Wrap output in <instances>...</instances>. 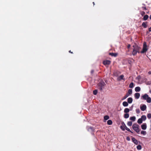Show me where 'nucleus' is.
I'll use <instances>...</instances> for the list:
<instances>
[{"instance_id": "nucleus-46", "label": "nucleus", "mask_w": 151, "mask_h": 151, "mask_svg": "<svg viewBox=\"0 0 151 151\" xmlns=\"http://www.w3.org/2000/svg\"><path fill=\"white\" fill-rule=\"evenodd\" d=\"M130 47V44L129 45L127 46L128 48H129Z\"/></svg>"}, {"instance_id": "nucleus-33", "label": "nucleus", "mask_w": 151, "mask_h": 151, "mask_svg": "<svg viewBox=\"0 0 151 151\" xmlns=\"http://www.w3.org/2000/svg\"><path fill=\"white\" fill-rule=\"evenodd\" d=\"M129 96L128 93H127L123 97V99H122V100H124L127 98Z\"/></svg>"}, {"instance_id": "nucleus-43", "label": "nucleus", "mask_w": 151, "mask_h": 151, "mask_svg": "<svg viewBox=\"0 0 151 151\" xmlns=\"http://www.w3.org/2000/svg\"><path fill=\"white\" fill-rule=\"evenodd\" d=\"M91 73L92 74L93 73H94V70H91Z\"/></svg>"}, {"instance_id": "nucleus-18", "label": "nucleus", "mask_w": 151, "mask_h": 151, "mask_svg": "<svg viewBox=\"0 0 151 151\" xmlns=\"http://www.w3.org/2000/svg\"><path fill=\"white\" fill-rule=\"evenodd\" d=\"M130 119L133 122H134L135 120L136 117L134 116L130 117Z\"/></svg>"}, {"instance_id": "nucleus-38", "label": "nucleus", "mask_w": 151, "mask_h": 151, "mask_svg": "<svg viewBox=\"0 0 151 151\" xmlns=\"http://www.w3.org/2000/svg\"><path fill=\"white\" fill-rule=\"evenodd\" d=\"M125 129H126L127 130V131L133 133V132L131 131V130L128 128H127V127H126V128H125Z\"/></svg>"}, {"instance_id": "nucleus-49", "label": "nucleus", "mask_w": 151, "mask_h": 151, "mask_svg": "<svg viewBox=\"0 0 151 151\" xmlns=\"http://www.w3.org/2000/svg\"><path fill=\"white\" fill-rule=\"evenodd\" d=\"M150 19H151V15L150 16Z\"/></svg>"}, {"instance_id": "nucleus-41", "label": "nucleus", "mask_w": 151, "mask_h": 151, "mask_svg": "<svg viewBox=\"0 0 151 151\" xmlns=\"http://www.w3.org/2000/svg\"><path fill=\"white\" fill-rule=\"evenodd\" d=\"M147 84L148 85H150L151 84V81H149L147 82Z\"/></svg>"}, {"instance_id": "nucleus-30", "label": "nucleus", "mask_w": 151, "mask_h": 151, "mask_svg": "<svg viewBox=\"0 0 151 151\" xmlns=\"http://www.w3.org/2000/svg\"><path fill=\"white\" fill-rule=\"evenodd\" d=\"M109 116L108 115H106L104 116V119L105 120H107L109 119Z\"/></svg>"}, {"instance_id": "nucleus-26", "label": "nucleus", "mask_w": 151, "mask_h": 151, "mask_svg": "<svg viewBox=\"0 0 151 151\" xmlns=\"http://www.w3.org/2000/svg\"><path fill=\"white\" fill-rule=\"evenodd\" d=\"M129 109L127 108H125L124 110V112L126 113H127L129 112Z\"/></svg>"}, {"instance_id": "nucleus-6", "label": "nucleus", "mask_w": 151, "mask_h": 151, "mask_svg": "<svg viewBox=\"0 0 151 151\" xmlns=\"http://www.w3.org/2000/svg\"><path fill=\"white\" fill-rule=\"evenodd\" d=\"M111 62L109 60H105L103 62V64L105 65H109L110 64Z\"/></svg>"}, {"instance_id": "nucleus-12", "label": "nucleus", "mask_w": 151, "mask_h": 151, "mask_svg": "<svg viewBox=\"0 0 151 151\" xmlns=\"http://www.w3.org/2000/svg\"><path fill=\"white\" fill-rule=\"evenodd\" d=\"M134 96L135 98L136 99H138L139 98V97H140V94L139 93H135V94L134 95Z\"/></svg>"}, {"instance_id": "nucleus-25", "label": "nucleus", "mask_w": 151, "mask_h": 151, "mask_svg": "<svg viewBox=\"0 0 151 151\" xmlns=\"http://www.w3.org/2000/svg\"><path fill=\"white\" fill-rule=\"evenodd\" d=\"M142 121H143L142 119L139 118L138 119L137 121V122L139 124H141L142 123Z\"/></svg>"}, {"instance_id": "nucleus-36", "label": "nucleus", "mask_w": 151, "mask_h": 151, "mask_svg": "<svg viewBox=\"0 0 151 151\" xmlns=\"http://www.w3.org/2000/svg\"><path fill=\"white\" fill-rule=\"evenodd\" d=\"M147 116L148 119H151V114L149 113L147 115Z\"/></svg>"}, {"instance_id": "nucleus-32", "label": "nucleus", "mask_w": 151, "mask_h": 151, "mask_svg": "<svg viewBox=\"0 0 151 151\" xmlns=\"http://www.w3.org/2000/svg\"><path fill=\"white\" fill-rule=\"evenodd\" d=\"M137 148L138 150H140L142 149V147L141 145H139L137 146Z\"/></svg>"}, {"instance_id": "nucleus-24", "label": "nucleus", "mask_w": 151, "mask_h": 151, "mask_svg": "<svg viewBox=\"0 0 151 151\" xmlns=\"http://www.w3.org/2000/svg\"><path fill=\"white\" fill-rule=\"evenodd\" d=\"M129 115L128 113H126L124 115V117L125 119H127L129 118Z\"/></svg>"}, {"instance_id": "nucleus-37", "label": "nucleus", "mask_w": 151, "mask_h": 151, "mask_svg": "<svg viewBox=\"0 0 151 151\" xmlns=\"http://www.w3.org/2000/svg\"><path fill=\"white\" fill-rule=\"evenodd\" d=\"M125 129H126L127 130V131L133 133V132L131 131V130L128 128H127V127H126V128H125Z\"/></svg>"}, {"instance_id": "nucleus-16", "label": "nucleus", "mask_w": 151, "mask_h": 151, "mask_svg": "<svg viewBox=\"0 0 151 151\" xmlns=\"http://www.w3.org/2000/svg\"><path fill=\"white\" fill-rule=\"evenodd\" d=\"M140 88L139 87H137L135 88V90L136 92H139L140 91Z\"/></svg>"}, {"instance_id": "nucleus-9", "label": "nucleus", "mask_w": 151, "mask_h": 151, "mask_svg": "<svg viewBox=\"0 0 151 151\" xmlns=\"http://www.w3.org/2000/svg\"><path fill=\"white\" fill-rule=\"evenodd\" d=\"M121 80H124V76L123 75H120L117 78V80L119 81H120Z\"/></svg>"}, {"instance_id": "nucleus-2", "label": "nucleus", "mask_w": 151, "mask_h": 151, "mask_svg": "<svg viewBox=\"0 0 151 151\" xmlns=\"http://www.w3.org/2000/svg\"><path fill=\"white\" fill-rule=\"evenodd\" d=\"M105 85L106 84L103 81H101L98 84L99 88L101 91L104 88V87Z\"/></svg>"}, {"instance_id": "nucleus-8", "label": "nucleus", "mask_w": 151, "mask_h": 151, "mask_svg": "<svg viewBox=\"0 0 151 151\" xmlns=\"http://www.w3.org/2000/svg\"><path fill=\"white\" fill-rule=\"evenodd\" d=\"M132 141L135 144L137 145L138 144L139 141L134 137H132Z\"/></svg>"}, {"instance_id": "nucleus-39", "label": "nucleus", "mask_w": 151, "mask_h": 151, "mask_svg": "<svg viewBox=\"0 0 151 151\" xmlns=\"http://www.w3.org/2000/svg\"><path fill=\"white\" fill-rule=\"evenodd\" d=\"M98 93V91L97 90H95L93 91V94L94 95H96Z\"/></svg>"}, {"instance_id": "nucleus-10", "label": "nucleus", "mask_w": 151, "mask_h": 151, "mask_svg": "<svg viewBox=\"0 0 151 151\" xmlns=\"http://www.w3.org/2000/svg\"><path fill=\"white\" fill-rule=\"evenodd\" d=\"M142 129L143 130H145L147 128V125L146 123H144L142 124L141 126Z\"/></svg>"}, {"instance_id": "nucleus-31", "label": "nucleus", "mask_w": 151, "mask_h": 151, "mask_svg": "<svg viewBox=\"0 0 151 151\" xmlns=\"http://www.w3.org/2000/svg\"><path fill=\"white\" fill-rule=\"evenodd\" d=\"M127 125L129 126H131L132 125V122L131 121L128 122L127 123Z\"/></svg>"}, {"instance_id": "nucleus-44", "label": "nucleus", "mask_w": 151, "mask_h": 151, "mask_svg": "<svg viewBox=\"0 0 151 151\" xmlns=\"http://www.w3.org/2000/svg\"><path fill=\"white\" fill-rule=\"evenodd\" d=\"M149 31L150 32H151V27H150L149 28Z\"/></svg>"}, {"instance_id": "nucleus-5", "label": "nucleus", "mask_w": 151, "mask_h": 151, "mask_svg": "<svg viewBox=\"0 0 151 151\" xmlns=\"http://www.w3.org/2000/svg\"><path fill=\"white\" fill-rule=\"evenodd\" d=\"M121 124L122 125L120 126V128L123 131H124L125 130V128H126V127H127L124 122H122Z\"/></svg>"}, {"instance_id": "nucleus-27", "label": "nucleus", "mask_w": 151, "mask_h": 151, "mask_svg": "<svg viewBox=\"0 0 151 151\" xmlns=\"http://www.w3.org/2000/svg\"><path fill=\"white\" fill-rule=\"evenodd\" d=\"M147 101L148 103H150L151 102V98L150 97H148L146 100Z\"/></svg>"}, {"instance_id": "nucleus-11", "label": "nucleus", "mask_w": 151, "mask_h": 151, "mask_svg": "<svg viewBox=\"0 0 151 151\" xmlns=\"http://www.w3.org/2000/svg\"><path fill=\"white\" fill-rule=\"evenodd\" d=\"M109 55H110L112 56H114V57H116L118 55V53H111V52H110V53H109Z\"/></svg>"}, {"instance_id": "nucleus-42", "label": "nucleus", "mask_w": 151, "mask_h": 151, "mask_svg": "<svg viewBox=\"0 0 151 151\" xmlns=\"http://www.w3.org/2000/svg\"><path fill=\"white\" fill-rule=\"evenodd\" d=\"M127 140L128 141H129L130 140V138L129 137H127Z\"/></svg>"}, {"instance_id": "nucleus-14", "label": "nucleus", "mask_w": 151, "mask_h": 151, "mask_svg": "<svg viewBox=\"0 0 151 151\" xmlns=\"http://www.w3.org/2000/svg\"><path fill=\"white\" fill-rule=\"evenodd\" d=\"M147 22H143L142 24V26L144 28H146L147 27Z\"/></svg>"}, {"instance_id": "nucleus-21", "label": "nucleus", "mask_w": 151, "mask_h": 151, "mask_svg": "<svg viewBox=\"0 0 151 151\" xmlns=\"http://www.w3.org/2000/svg\"><path fill=\"white\" fill-rule=\"evenodd\" d=\"M141 119H142V121H145L146 119V117L145 115H142L141 117Z\"/></svg>"}, {"instance_id": "nucleus-28", "label": "nucleus", "mask_w": 151, "mask_h": 151, "mask_svg": "<svg viewBox=\"0 0 151 151\" xmlns=\"http://www.w3.org/2000/svg\"><path fill=\"white\" fill-rule=\"evenodd\" d=\"M128 95L129 96V95H131L132 93V90L131 89H129L128 90Z\"/></svg>"}, {"instance_id": "nucleus-4", "label": "nucleus", "mask_w": 151, "mask_h": 151, "mask_svg": "<svg viewBox=\"0 0 151 151\" xmlns=\"http://www.w3.org/2000/svg\"><path fill=\"white\" fill-rule=\"evenodd\" d=\"M147 50V46L146 42H144L143 45L142 50L140 52L141 53H143L145 52Z\"/></svg>"}, {"instance_id": "nucleus-29", "label": "nucleus", "mask_w": 151, "mask_h": 151, "mask_svg": "<svg viewBox=\"0 0 151 151\" xmlns=\"http://www.w3.org/2000/svg\"><path fill=\"white\" fill-rule=\"evenodd\" d=\"M134 87V83L133 82L131 83L129 86V87L130 88H132Z\"/></svg>"}, {"instance_id": "nucleus-40", "label": "nucleus", "mask_w": 151, "mask_h": 151, "mask_svg": "<svg viewBox=\"0 0 151 151\" xmlns=\"http://www.w3.org/2000/svg\"><path fill=\"white\" fill-rule=\"evenodd\" d=\"M136 111L137 114H139L140 113V110L139 109H136Z\"/></svg>"}, {"instance_id": "nucleus-19", "label": "nucleus", "mask_w": 151, "mask_h": 151, "mask_svg": "<svg viewBox=\"0 0 151 151\" xmlns=\"http://www.w3.org/2000/svg\"><path fill=\"white\" fill-rule=\"evenodd\" d=\"M88 130L89 131L93 132L94 129L93 127H90L88 128Z\"/></svg>"}, {"instance_id": "nucleus-34", "label": "nucleus", "mask_w": 151, "mask_h": 151, "mask_svg": "<svg viewBox=\"0 0 151 151\" xmlns=\"http://www.w3.org/2000/svg\"><path fill=\"white\" fill-rule=\"evenodd\" d=\"M140 13L142 16H143L145 14V12L143 11H140Z\"/></svg>"}, {"instance_id": "nucleus-17", "label": "nucleus", "mask_w": 151, "mask_h": 151, "mask_svg": "<svg viewBox=\"0 0 151 151\" xmlns=\"http://www.w3.org/2000/svg\"><path fill=\"white\" fill-rule=\"evenodd\" d=\"M149 16L147 15H145L143 18V19L144 20H146L148 18Z\"/></svg>"}, {"instance_id": "nucleus-7", "label": "nucleus", "mask_w": 151, "mask_h": 151, "mask_svg": "<svg viewBox=\"0 0 151 151\" xmlns=\"http://www.w3.org/2000/svg\"><path fill=\"white\" fill-rule=\"evenodd\" d=\"M147 108L146 106L145 105L143 104L142 106L141 105L140 106V109L142 111H145Z\"/></svg>"}, {"instance_id": "nucleus-45", "label": "nucleus", "mask_w": 151, "mask_h": 151, "mask_svg": "<svg viewBox=\"0 0 151 151\" xmlns=\"http://www.w3.org/2000/svg\"><path fill=\"white\" fill-rule=\"evenodd\" d=\"M150 130H151V120H150Z\"/></svg>"}, {"instance_id": "nucleus-22", "label": "nucleus", "mask_w": 151, "mask_h": 151, "mask_svg": "<svg viewBox=\"0 0 151 151\" xmlns=\"http://www.w3.org/2000/svg\"><path fill=\"white\" fill-rule=\"evenodd\" d=\"M107 123L109 125H111L112 124V122L111 120H109L107 121Z\"/></svg>"}, {"instance_id": "nucleus-15", "label": "nucleus", "mask_w": 151, "mask_h": 151, "mask_svg": "<svg viewBox=\"0 0 151 151\" xmlns=\"http://www.w3.org/2000/svg\"><path fill=\"white\" fill-rule=\"evenodd\" d=\"M128 102L129 104L131 103L133 101V99L132 98L129 97L128 99Z\"/></svg>"}, {"instance_id": "nucleus-47", "label": "nucleus", "mask_w": 151, "mask_h": 151, "mask_svg": "<svg viewBox=\"0 0 151 151\" xmlns=\"http://www.w3.org/2000/svg\"><path fill=\"white\" fill-rule=\"evenodd\" d=\"M148 73L149 74H151V71H149L148 72Z\"/></svg>"}, {"instance_id": "nucleus-51", "label": "nucleus", "mask_w": 151, "mask_h": 151, "mask_svg": "<svg viewBox=\"0 0 151 151\" xmlns=\"http://www.w3.org/2000/svg\"><path fill=\"white\" fill-rule=\"evenodd\" d=\"M150 92L151 93V90L150 91Z\"/></svg>"}, {"instance_id": "nucleus-20", "label": "nucleus", "mask_w": 151, "mask_h": 151, "mask_svg": "<svg viewBox=\"0 0 151 151\" xmlns=\"http://www.w3.org/2000/svg\"><path fill=\"white\" fill-rule=\"evenodd\" d=\"M123 105L124 106H127L128 105V103L126 101H124L123 103Z\"/></svg>"}, {"instance_id": "nucleus-23", "label": "nucleus", "mask_w": 151, "mask_h": 151, "mask_svg": "<svg viewBox=\"0 0 151 151\" xmlns=\"http://www.w3.org/2000/svg\"><path fill=\"white\" fill-rule=\"evenodd\" d=\"M143 6H142V8L143 10H146L147 9H146V7L145 6V5L144 4H142Z\"/></svg>"}, {"instance_id": "nucleus-35", "label": "nucleus", "mask_w": 151, "mask_h": 151, "mask_svg": "<svg viewBox=\"0 0 151 151\" xmlns=\"http://www.w3.org/2000/svg\"><path fill=\"white\" fill-rule=\"evenodd\" d=\"M141 133L143 134L144 135H146V132L145 131L142 130L141 131Z\"/></svg>"}, {"instance_id": "nucleus-1", "label": "nucleus", "mask_w": 151, "mask_h": 151, "mask_svg": "<svg viewBox=\"0 0 151 151\" xmlns=\"http://www.w3.org/2000/svg\"><path fill=\"white\" fill-rule=\"evenodd\" d=\"M133 48L132 52V54L133 55H135L137 53H140L139 51L141 48L137 45H133Z\"/></svg>"}, {"instance_id": "nucleus-13", "label": "nucleus", "mask_w": 151, "mask_h": 151, "mask_svg": "<svg viewBox=\"0 0 151 151\" xmlns=\"http://www.w3.org/2000/svg\"><path fill=\"white\" fill-rule=\"evenodd\" d=\"M143 99L145 100H146L148 97V95L147 94H145L143 96H142Z\"/></svg>"}, {"instance_id": "nucleus-3", "label": "nucleus", "mask_w": 151, "mask_h": 151, "mask_svg": "<svg viewBox=\"0 0 151 151\" xmlns=\"http://www.w3.org/2000/svg\"><path fill=\"white\" fill-rule=\"evenodd\" d=\"M139 126L137 124H133L132 128L137 133H138L140 131V129L139 127Z\"/></svg>"}, {"instance_id": "nucleus-50", "label": "nucleus", "mask_w": 151, "mask_h": 151, "mask_svg": "<svg viewBox=\"0 0 151 151\" xmlns=\"http://www.w3.org/2000/svg\"><path fill=\"white\" fill-rule=\"evenodd\" d=\"M93 5H94V4H95L94 2H93Z\"/></svg>"}, {"instance_id": "nucleus-48", "label": "nucleus", "mask_w": 151, "mask_h": 151, "mask_svg": "<svg viewBox=\"0 0 151 151\" xmlns=\"http://www.w3.org/2000/svg\"><path fill=\"white\" fill-rule=\"evenodd\" d=\"M69 52L70 53H73V52H71L70 50Z\"/></svg>"}]
</instances>
